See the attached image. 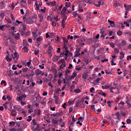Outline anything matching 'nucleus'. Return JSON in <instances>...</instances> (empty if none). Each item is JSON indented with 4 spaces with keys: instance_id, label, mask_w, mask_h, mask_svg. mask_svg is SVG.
Returning <instances> with one entry per match:
<instances>
[{
    "instance_id": "obj_1",
    "label": "nucleus",
    "mask_w": 131,
    "mask_h": 131,
    "mask_svg": "<svg viewBox=\"0 0 131 131\" xmlns=\"http://www.w3.org/2000/svg\"><path fill=\"white\" fill-rule=\"evenodd\" d=\"M32 122H33V126H34V129H35V130H36V129H38V128H39V125L37 124V122H36L35 119H34L32 120Z\"/></svg>"
},
{
    "instance_id": "obj_2",
    "label": "nucleus",
    "mask_w": 131,
    "mask_h": 131,
    "mask_svg": "<svg viewBox=\"0 0 131 131\" xmlns=\"http://www.w3.org/2000/svg\"><path fill=\"white\" fill-rule=\"evenodd\" d=\"M80 50H81V48H77L75 53L76 54L75 55V57H79V56H80Z\"/></svg>"
},
{
    "instance_id": "obj_3",
    "label": "nucleus",
    "mask_w": 131,
    "mask_h": 131,
    "mask_svg": "<svg viewBox=\"0 0 131 131\" xmlns=\"http://www.w3.org/2000/svg\"><path fill=\"white\" fill-rule=\"evenodd\" d=\"M26 23L27 24H33V23H34V21L31 17L27 18L26 20Z\"/></svg>"
},
{
    "instance_id": "obj_4",
    "label": "nucleus",
    "mask_w": 131,
    "mask_h": 131,
    "mask_svg": "<svg viewBox=\"0 0 131 131\" xmlns=\"http://www.w3.org/2000/svg\"><path fill=\"white\" fill-rule=\"evenodd\" d=\"M83 102H84L83 99L79 100L76 103V107H79L81 104H83Z\"/></svg>"
},
{
    "instance_id": "obj_5",
    "label": "nucleus",
    "mask_w": 131,
    "mask_h": 131,
    "mask_svg": "<svg viewBox=\"0 0 131 131\" xmlns=\"http://www.w3.org/2000/svg\"><path fill=\"white\" fill-rule=\"evenodd\" d=\"M68 73H70V70L67 69L65 72V78H66L67 79V78H68V77H70V76H68Z\"/></svg>"
},
{
    "instance_id": "obj_6",
    "label": "nucleus",
    "mask_w": 131,
    "mask_h": 131,
    "mask_svg": "<svg viewBox=\"0 0 131 131\" xmlns=\"http://www.w3.org/2000/svg\"><path fill=\"white\" fill-rule=\"evenodd\" d=\"M124 7L125 8L126 11H129V10L131 9V5H127L124 4Z\"/></svg>"
},
{
    "instance_id": "obj_7",
    "label": "nucleus",
    "mask_w": 131,
    "mask_h": 131,
    "mask_svg": "<svg viewBox=\"0 0 131 131\" xmlns=\"http://www.w3.org/2000/svg\"><path fill=\"white\" fill-rule=\"evenodd\" d=\"M22 27H23V33H24L25 31H26V24L23 23L21 24Z\"/></svg>"
},
{
    "instance_id": "obj_8",
    "label": "nucleus",
    "mask_w": 131,
    "mask_h": 131,
    "mask_svg": "<svg viewBox=\"0 0 131 131\" xmlns=\"http://www.w3.org/2000/svg\"><path fill=\"white\" fill-rule=\"evenodd\" d=\"M108 23H110L111 26H112V27H116V26H115V23H114V21L108 19Z\"/></svg>"
},
{
    "instance_id": "obj_9",
    "label": "nucleus",
    "mask_w": 131,
    "mask_h": 131,
    "mask_svg": "<svg viewBox=\"0 0 131 131\" xmlns=\"http://www.w3.org/2000/svg\"><path fill=\"white\" fill-rule=\"evenodd\" d=\"M23 51H24V53H28L29 50L28 49V48H27V46L26 45H25L23 48Z\"/></svg>"
},
{
    "instance_id": "obj_10",
    "label": "nucleus",
    "mask_w": 131,
    "mask_h": 131,
    "mask_svg": "<svg viewBox=\"0 0 131 131\" xmlns=\"http://www.w3.org/2000/svg\"><path fill=\"white\" fill-rule=\"evenodd\" d=\"M76 76H77V74H76V73L74 72L73 73V74L71 76V77L70 76V79H72V78H74L75 77H76Z\"/></svg>"
},
{
    "instance_id": "obj_11",
    "label": "nucleus",
    "mask_w": 131,
    "mask_h": 131,
    "mask_svg": "<svg viewBox=\"0 0 131 131\" xmlns=\"http://www.w3.org/2000/svg\"><path fill=\"white\" fill-rule=\"evenodd\" d=\"M38 18L40 20V22H42L43 21V15H42V14H39Z\"/></svg>"
},
{
    "instance_id": "obj_12",
    "label": "nucleus",
    "mask_w": 131,
    "mask_h": 131,
    "mask_svg": "<svg viewBox=\"0 0 131 131\" xmlns=\"http://www.w3.org/2000/svg\"><path fill=\"white\" fill-rule=\"evenodd\" d=\"M10 111H11V115L12 116H16V115H17V114L15 113V112H16L15 110L13 109L11 111L10 110Z\"/></svg>"
},
{
    "instance_id": "obj_13",
    "label": "nucleus",
    "mask_w": 131,
    "mask_h": 131,
    "mask_svg": "<svg viewBox=\"0 0 131 131\" xmlns=\"http://www.w3.org/2000/svg\"><path fill=\"white\" fill-rule=\"evenodd\" d=\"M34 112L37 115V116L40 115V110H35Z\"/></svg>"
},
{
    "instance_id": "obj_14",
    "label": "nucleus",
    "mask_w": 131,
    "mask_h": 131,
    "mask_svg": "<svg viewBox=\"0 0 131 131\" xmlns=\"http://www.w3.org/2000/svg\"><path fill=\"white\" fill-rule=\"evenodd\" d=\"M48 46H49V47H48V51H52V50H53V46H51V44L50 42L48 43Z\"/></svg>"
},
{
    "instance_id": "obj_15",
    "label": "nucleus",
    "mask_w": 131,
    "mask_h": 131,
    "mask_svg": "<svg viewBox=\"0 0 131 131\" xmlns=\"http://www.w3.org/2000/svg\"><path fill=\"white\" fill-rule=\"evenodd\" d=\"M35 5L36 6V8L35 9L36 10V11H39V6L37 5V1H35Z\"/></svg>"
},
{
    "instance_id": "obj_16",
    "label": "nucleus",
    "mask_w": 131,
    "mask_h": 131,
    "mask_svg": "<svg viewBox=\"0 0 131 131\" xmlns=\"http://www.w3.org/2000/svg\"><path fill=\"white\" fill-rule=\"evenodd\" d=\"M74 92L76 93V94H79V93H81V90H80L79 88H78L77 89H75Z\"/></svg>"
},
{
    "instance_id": "obj_17",
    "label": "nucleus",
    "mask_w": 131,
    "mask_h": 131,
    "mask_svg": "<svg viewBox=\"0 0 131 131\" xmlns=\"http://www.w3.org/2000/svg\"><path fill=\"white\" fill-rule=\"evenodd\" d=\"M15 39H19L20 38V34H19V33L15 34Z\"/></svg>"
},
{
    "instance_id": "obj_18",
    "label": "nucleus",
    "mask_w": 131,
    "mask_h": 131,
    "mask_svg": "<svg viewBox=\"0 0 131 131\" xmlns=\"http://www.w3.org/2000/svg\"><path fill=\"white\" fill-rule=\"evenodd\" d=\"M16 100L17 101H20V102H22L23 101V98L21 97V96H19L16 97Z\"/></svg>"
},
{
    "instance_id": "obj_19",
    "label": "nucleus",
    "mask_w": 131,
    "mask_h": 131,
    "mask_svg": "<svg viewBox=\"0 0 131 131\" xmlns=\"http://www.w3.org/2000/svg\"><path fill=\"white\" fill-rule=\"evenodd\" d=\"M37 5L39 7H41L42 6V3L41 2V0H39V1L37 2Z\"/></svg>"
},
{
    "instance_id": "obj_20",
    "label": "nucleus",
    "mask_w": 131,
    "mask_h": 131,
    "mask_svg": "<svg viewBox=\"0 0 131 131\" xmlns=\"http://www.w3.org/2000/svg\"><path fill=\"white\" fill-rule=\"evenodd\" d=\"M22 24H23V23L21 21H20L18 20H16L15 25H16V26H19V25Z\"/></svg>"
},
{
    "instance_id": "obj_21",
    "label": "nucleus",
    "mask_w": 131,
    "mask_h": 131,
    "mask_svg": "<svg viewBox=\"0 0 131 131\" xmlns=\"http://www.w3.org/2000/svg\"><path fill=\"white\" fill-rule=\"evenodd\" d=\"M122 31H121V30H119L117 32V34L119 36H121V35H122Z\"/></svg>"
},
{
    "instance_id": "obj_22",
    "label": "nucleus",
    "mask_w": 131,
    "mask_h": 131,
    "mask_svg": "<svg viewBox=\"0 0 131 131\" xmlns=\"http://www.w3.org/2000/svg\"><path fill=\"white\" fill-rule=\"evenodd\" d=\"M50 5H51V6H52V7H54V6H56V1H53V2H50Z\"/></svg>"
},
{
    "instance_id": "obj_23",
    "label": "nucleus",
    "mask_w": 131,
    "mask_h": 131,
    "mask_svg": "<svg viewBox=\"0 0 131 131\" xmlns=\"http://www.w3.org/2000/svg\"><path fill=\"white\" fill-rule=\"evenodd\" d=\"M36 73H37V74H41V71L39 69H37L36 70Z\"/></svg>"
},
{
    "instance_id": "obj_24",
    "label": "nucleus",
    "mask_w": 131,
    "mask_h": 131,
    "mask_svg": "<svg viewBox=\"0 0 131 131\" xmlns=\"http://www.w3.org/2000/svg\"><path fill=\"white\" fill-rule=\"evenodd\" d=\"M28 118L27 120V121H28V122H30V121H31L32 119V117H31V116H28Z\"/></svg>"
},
{
    "instance_id": "obj_25",
    "label": "nucleus",
    "mask_w": 131,
    "mask_h": 131,
    "mask_svg": "<svg viewBox=\"0 0 131 131\" xmlns=\"http://www.w3.org/2000/svg\"><path fill=\"white\" fill-rule=\"evenodd\" d=\"M9 126H11V125H15L16 124V123L14 121H11L9 122Z\"/></svg>"
},
{
    "instance_id": "obj_26",
    "label": "nucleus",
    "mask_w": 131,
    "mask_h": 131,
    "mask_svg": "<svg viewBox=\"0 0 131 131\" xmlns=\"http://www.w3.org/2000/svg\"><path fill=\"white\" fill-rule=\"evenodd\" d=\"M75 101V100H72V101L69 100V101H68V104H69V106H70V105H71V104H73V103H74V101Z\"/></svg>"
},
{
    "instance_id": "obj_27",
    "label": "nucleus",
    "mask_w": 131,
    "mask_h": 131,
    "mask_svg": "<svg viewBox=\"0 0 131 131\" xmlns=\"http://www.w3.org/2000/svg\"><path fill=\"white\" fill-rule=\"evenodd\" d=\"M52 122L53 124H57V123H58V120L53 119Z\"/></svg>"
},
{
    "instance_id": "obj_28",
    "label": "nucleus",
    "mask_w": 131,
    "mask_h": 131,
    "mask_svg": "<svg viewBox=\"0 0 131 131\" xmlns=\"http://www.w3.org/2000/svg\"><path fill=\"white\" fill-rule=\"evenodd\" d=\"M1 84H4L5 86L7 85V82L6 81L2 80L1 82Z\"/></svg>"
},
{
    "instance_id": "obj_29",
    "label": "nucleus",
    "mask_w": 131,
    "mask_h": 131,
    "mask_svg": "<svg viewBox=\"0 0 131 131\" xmlns=\"http://www.w3.org/2000/svg\"><path fill=\"white\" fill-rule=\"evenodd\" d=\"M67 11V8H66V7H63L61 12H62V13H66Z\"/></svg>"
},
{
    "instance_id": "obj_30",
    "label": "nucleus",
    "mask_w": 131,
    "mask_h": 131,
    "mask_svg": "<svg viewBox=\"0 0 131 131\" xmlns=\"http://www.w3.org/2000/svg\"><path fill=\"white\" fill-rule=\"evenodd\" d=\"M63 42H64V46H66V45L68 43V40L66 38L64 40H63Z\"/></svg>"
},
{
    "instance_id": "obj_31",
    "label": "nucleus",
    "mask_w": 131,
    "mask_h": 131,
    "mask_svg": "<svg viewBox=\"0 0 131 131\" xmlns=\"http://www.w3.org/2000/svg\"><path fill=\"white\" fill-rule=\"evenodd\" d=\"M102 88L103 89H105V90H108V89H109V88H110V86H108V85H105V86H102Z\"/></svg>"
},
{
    "instance_id": "obj_32",
    "label": "nucleus",
    "mask_w": 131,
    "mask_h": 131,
    "mask_svg": "<svg viewBox=\"0 0 131 131\" xmlns=\"http://www.w3.org/2000/svg\"><path fill=\"white\" fill-rule=\"evenodd\" d=\"M0 30L4 31L5 30V26L2 25L0 26Z\"/></svg>"
},
{
    "instance_id": "obj_33",
    "label": "nucleus",
    "mask_w": 131,
    "mask_h": 131,
    "mask_svg": "<svg viewBox=\"0 0 131 131\" xmlns=\"http://www.w3.org/2000/svg\"><path fill=\"white\" fill-rule=\"evenodd\" d=\"M4 46H6V47H8L9 46V42L7 41H4Z\"/></svg>"
},
{
    "instance_id": "obj_34",
    "label": "nucleus",
    "mask_w": 131,
    "mask_h": 131,
    "mask_svg": "<svg viewBox=\"0 0 131 131\" xmlns=\"http://www.w3.org/2000/svg\"><path fill=\"white\" fill-rule=\"evenodd\" d=\"M42 40V37H39L37 38V41H41Z\"/></svg>"
},
{
    "instance_id": "obj_35",
    "label": "nucleus",
    "mask_w": 131,
    "mask_h": 131,
    "mask_svg": "<svg viewBox=\"0 0 131 131\" xmlns=\"http://www.w3.org/2000/svg\"><path fill=\"white\" fill-rule=\"evenodd\" d=\"M95 6H96V7H97V8H100V7L101 6V1H99L98 4L95 5Z\"/></svg>"
},
{
    "instance_id": "obj_36",
    "label": "nucleus",
    "mask_w": 131,
    "mask_h": 131,
    "mask_svg": "<svg viewBox=\"0 0 131 131\" xmlns=\"http://www.w3.org/2000/svg\"><path fill=\"white\" fill-rule=\"evenodd\" d=\"M62 57H64V52L60 53V55L58 56V58H62Z\"/></svg>"
},
{
    "instance_id": "obj_37",
    "label": "nucleus",
    "mask_w": 131,
    "mask_h": 131,
    "mask_svg": "<svg viewBox=\"0 0 131 131\" xmlns=\"http://www.w3.org/2000/svg\"><path fill=\"white\" fill-rule=\"evenodd\" d=\"M114 52L115 53L118 54V53H119V50H118L117 48H115Z\"/></svg>"
},
{
    "instance_id": "obj_38",
    "label": "nucleus",
    "mask_w": 131,
    "mask_h": 131,
    "mask_svg": "<svg viewBox=\"0 0 131 131\" xmlns=\"http://www.w3.org/2000/svg\"><path fill=\"white\" fill-rule=\"evenodd\" d=\"M44 66L45 64H43V63H42L41 65H39V68H40V69H43V68H45Z\"/></svg>"
},
{
    "instance_id": "obj_39",
    "label": "nucleus",
    "mask_w": 131,
    "mask_h": 131,
    "mask_svg": "<svg viewBox=\"0 0 131 131\" xmlns=\"http://www.w3.org/2000/svg\"><path fill=\"white\" fill-rule=\"evenodd\" d=\"M63 48L64 49L66 52H69L68 51L69 49L68 48H67V46H66V45L63 46Z\"/></svg>"
},
{
    "instance_id": "obj_40",
    "label": "nucleus",
    "mask_w": 131,
    "mask_h": 131,
    "mask_svg": "<svg viewBox=\"0 0 131 131\" xmlns=\"http://www.w3.org/2000/svg\"><path fill=\"white\" fill-rule=\"evenodd\" d=\"M34 53H35V55H38V54L39 53V50H35L34 51Z\"/></svg>"
},
{
    "instance_id": "obj_41",
    "label": "nucleus",
    "mask_w": 131,
    "mask_h": 131,
    "mask_svg": "<svg viewBox=\"0 0 131 131\" xmlns=\"http://www.w3.org/2000/svg\"><path fill=\"white\" fill-rule=\"evenodd\" d=\"M100 80H101V78H98L97 79H96L95 80L96 83H99V81H100Z\"/></svg>"
},
{
    "instance_id": "obj_42",
    "label": "nucleus",
    "mask_w": 131,
    "mask_h": 131,
    "mask_svg": "<svg viewBox=\"0 0 131 131\" xmlns=\"http://www.w3.org/2000/svg\"><path fill=\"white\" fill-rule=\"evenodd\" d=\"M12 69V70H17V67H16V65L13 64Z\"/></svg>"
},
{
    "instance_id": "obj_43",
    "label": "nucleus",
    "mask_w": 131,
    "mask_h": 131,
    "mask_svg": "<svg viewBox=\"0 0 131 131\" xmlns=\"http://www.w3.org/2000/svg\"><path fill=\"white\" fill-rule=\"evenodd\" d=\"M120 26H121V28H122V29H124V28H125V26L123 25V23H120Z\"/></svg>"
},
{
    "instance_id": "obj_44",
    "label": "nucleus",
    "mask_w": 131,
    "mask_h": 131,
    "mask_svg": "<svg viewBox=\"0 0 131 131\" xmlns=\"http://www.w3.org/2000/svg\"><path fill=\"white\" fill-rule=\"evenodd\" d=\"M126 122H127V123H128V124H131V120L130 119H127L126 120Z\"/></svg>"
},
{
    "instance_id": "obj_45",
    "label": "nucleus",
    "mask_w": 131,
    "mask_h": 131,
    "mask_svg": "<svg viewBox=\"0 0 131 131\" xmlns=\"http://www.w3.org/2000/svg\"><path fill=\"white\" fill-rule=\"evenodd\" d=\"M90 93H93V92L95 91V88L92 87L90 90Z\"/></svg>"
},
{
    "instance_id": "obj_46",
    "label": "nucleus",
    "mask_w": 131,
    "mask_h": 131,
    "mask_svg": "<svg viewBox=\"0 0 131 131\" xmlns=\"http://www.w3.org/2000/svg\"><path fill=\"white\" fill-rule=\"evenodd\" d=\"M59 101H60V99H59V97L58 98L55 99L56 104H59Z\"/></svg>"
},
{
    "instance_id": "obj_47",
    "label": "nucleus",
    "mask_w": 131,
    "mask_h": 131,
    "mask_svg": "<svg viewBox=\"0 0 131 131\" xmlns=\"http://www.w3.org/2000/svg\"><path fill=\"white\" fill-rule=\"evenodd\" d=\"M10 16L11 17L12 20L15 21V17H14V15H13V14H11Z\"/></svg>"
},
{
    "instance_id": "obj_48",
    "label": "nucleus",
    "mask_w": 131,
    "mask_h": 131,
    "mask_svg": "<svg viewBox=\"0 0 131 131\" xmlns=\"http://www.w3.org/2000/svg\"><path fill=\"white\" fill-rule=\"evenodd\" d=\"M91 109L93 111H95V110H96V108H95V105L93 104V105H91Z\"/></svg>"
},
{
    "instance_id": "obj_49",
    "label": "nucleus",
    "mask_w": 131,
    "mask_h": 131,
    "mask_svg": "<svg viewBox=\"0 0 131 131\" xmlns=\"http://www.w3.org/2000/svg\"><path fill=\"white\" fill-rule=\"evenodd\" d=\"M57 82L58 84H62V80L61 79H58Z\"/></svg>"
},
{
    "instance_id": "obj_50",
    "label": "nucleus",
    "mask_w": 131,
    "mask_h": 131,
    "mask_svg": "<svg viewBox=\"0 0 131 131\" xmlns=\"http://www.w3.org/2000/svg\"><path fill=\"white\" fill-rule=\"evenodd\" d=\"M124 24L127 26V27H129V24L127 23V21H124Z\"/></svg>"
},
{
    "instance_id": "obj_51",
    "label": "nucleus",
    "mask_w": 131,
    "mask_h": 131,
    "mask_svg": "<svg viewBox=\"0 0 131 131\" xmlns=\"http://www.w3.org/2000/svg\"><path fill=\"white\" fill-rule=\"evenodd\" d=\"M115 115H116L117 117H120V114L119 113V112H117Z\"/></svg>"
},
{
    "instance_id": "obj_52",
    "label": "nucleus",
    "mask_w": 131,
    "mask_h": 131,
    "mask_svg": "<svg viewBox=\"0 0 131 131\" xmlns=\"http://www.w3.org/2000/svg\"><path fill=\"white\" fill-rule=\"evenodd\" d=\"M60 62H61V63H62V64L63 65V63L65 62V59H62L60 60Z\"/></svg>"
},
{
    "instance_id": "obj_53",
    "label": "nucleus",
    "mask_w": 131,
    "mask_h": 131,
    "mask_svg": "<svg viewBox=\"0 0 131 131\" xmlns=\"http://www.w3.org/2000/svg\"><path fill=\"white\" fill-rule=\"evenodd\" d=\"M23 70V72H26V71H27V70H28V68H23L22 69Z\"/></svg>"
},
{
    "instance_id": "obj_54",
    "label": "nucleus",
    "mask_w": 131,
    "mask_h": 131,
    "mask_svg": "<svg viewBox=\"0 0 131 131\" xmlns=\"http://www.w3.org/2000/svg\"><path fill=\"white\" fill-rule=\"evenodd\" d=\"M113 34V31H110L108 33L109 36H111Z\"/></svg>"
},
{
    "instance_id": "obj_55",
    "label": "nucleus",
    "mask_w": 131,
    "mask_h": 131,
    "mask_svg": "<svg viewBox=\"0 0 131 131\" xmlns=\"http://www.w3.org/2000/svg\"><path fill=\"white\" fill-rule=\"evenodd\" d=\"M86 77H88V75L86 74H83L82 76V78H84V79H86Z\"/></svg>"
},
{
    "instance_id": "obj_56",
    "label": "nucleus",
    "mask_w": 131,
    "mask_h": 131,
    "mask_svg": "<svg viewBox=\"0 0 131 131\" xmlns=\"http://www.w3.org/2000/svg\"><path fill=\"white\" fill-rule=\"evenodd\" d=\"M105 73L106 74H112L111 72L110 71H107V70L105 71Z\"/></svg>"
},
{
    "instance_id": "obj_57",
    "label": "nucleus",
    "mask_w": 131,
    "mask_h": 131,
    "mask_svg": "<svg viewBox=\"0 0 131 131\" xmlns=\"http://www.w3.org/2000/svg\"><path fill=\"white\" fill-rule=\"evenodd\" d=\"M104 29H102L101 30H100V34H104Z\"/></svg>"
},
{
    "instance_id": "obj_58",
    "label": "nucleus",
    "mask_w": 131,
    "mask_h": 131,
    "mask_svg": "<svg viewBox=\"0 0 131 131\" xmlns=\"http://www.w3.org/2000/svg\"><path fill=\"white\" fill-rule=\"evenodd\" d=\"M30 64H31V62L30 61H28L27 62V66L28 67H30Z\"/></svg>"
},
{
    "instance_id": "obj_59",
    "label": "nucleus",
    "mask_w": 131,
    "mask_h": 131,
    "mask_svg": "<svg viewBox=\"0 0 131 131\" xmlns=\"http://www.w3.org/2000/svg\"><path fill=\"white\" fill-rule=\"evenodd\" d=\"M9 41L10 42H12V43H14V40L12 38H9Z\"/></svg>"
},
{
    "instance_id": "obj_60",
    "label": "nucleus",
    "mask_w": 131,
    "mask_h": 131,
    "mask_svg": "<svg viewBox=\"0 0 131 131\" xmlns=\"http://www.w3.org/2000/svg\"><path fill=\"white\" fill-rule=\"evenodd\" d=\"M52 26L55 27L56 26V22L55 21H52V24H51Z\"/></svg>"
},
{
    "instance_id": "obj_61",
    "label": "nucleus",
    "mask_w": 131,
    "mask_h": 131,
    "mask_svg": "<svg viewBox=\"0 0 131 131\" xmlns=\"http://www.w3.org/2000/svg\"><path fill=\"white\" fill-rule=\"evenodd\" d=\"M120 100V98H119V97H118L116 100H115V102L116 103H118V102H119V100Z\"/></svg>"
},
{
    "instance_id": "obj_62",
    "label": "nucleus",
    "mask_w": 131,
    "mask_h": 131,
    "mask_svg": "<svg viewBox=\"0 0 131 131\" xmlns=\"http://www.w3.org/2000/svg\"><path fill=\"white\" fill-rule=\"evenodd\" d=\"M73 14L75 16V17H76V16H78V14L76 13L75 11L73 12Z\"/></svg>"
},
{
    "instance_id": "obj_63",
    "label": "nucleus",
    "mask_w": 131,
    "mask_h": 131,
    "mask_svg": "<svg viewBox=\"0 0 131 131\" xmlns=\"http://www.w3.org/2000/svg\"><path fill=\"white\" fill-rule=\"evenodd\" d=\"M78 11H79V12H80L81 13H82V12H83V9H82V8H79L78 9Z\"/></svg>"
},
{
    "instance_id": "obj_64",
    "label": "nucleus",
    "mask_w": 131,
    "mask_h": 131,
    "mask_svg": "<svg viewBox=\"0 0 131 131\" xmlns=\"http://www.w3.org/2000/svg\"><path fill=\"white\" fill-rule=\"evenodd\" d=\"M48 95V92H46V91H44L42 96H47Z\"/></svg>"
}]
</instances>
